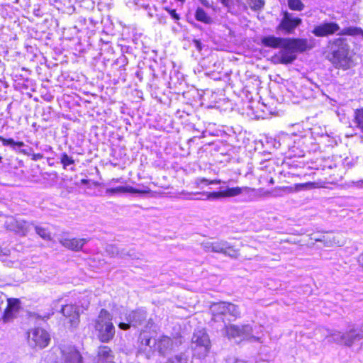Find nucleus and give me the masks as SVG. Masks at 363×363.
Returning <instances> with one entry per match:
<instances>
[{"instance_id":"f257e3e1","label":"nucleus","mask_w":363,"mask_h":363,"mask_svg":"<svg viewBox=\"0 0 363 363\" xmlns=\"http://www.w3.org/2000/svg\"><path fill=\"white\" fill-rule=\"evenodd\" d=\"M210 311L212 315L211 321L220 323V326L225 329L226 335L229 338L239 337L241 340L250 337L255 338L251 335L252 329L250 325H227V321L235 320L240 316V312L238 306L229 302L213 303L210 306Z\"/></svg>"},{"instance_id":"f03ea898","label":"nucleus","mask_w":363,"mask_h":363,"mask_svg":"<svg viewBox=\"0 0 363 363\" xmlns=\"http://www.w3.org/2000/svg\"><path fill=\"white\" fill-rule=\"evenodd\" d=\"M327 59L336 67L349 69L352 63L350 46L347 38L330 39L327 45Z\"/></svg>"},{"instance_id":"7ed1b4c3","label":"nucleus","mask_w":363,"mask_h":363,"mask_svg":"<svg viewBox=\"0 0 363 363\" xmlns=\"http://www.w3.org/2000/svg\"><path fill=\"white\" fill-rule=\"evenodd\" d=\"M326 339L329 342L351 347L355 342L363 339V323L350 325L345 333L333 331L326 336Z\"/></svg>"},{"instance_id":"20e7f679","label":"nucleus","mask_w":363,"mask_h":363,"mask_svg":"<svg viewBox=\"0 0 363 363\" xmlns=\"http://www.w3.org/2000/svg\"><path fill=\"white\" fill-rule=\"evenodd\" d=\"M111 315L105 309H101L96 320L95 328L99 331V340L108 342L115 335V327L111 322Z\"/></svg>"},{"instance_id":"39448f33","label":"nucleus","mask_w":363,"mask_h":363,"mask_svg":"<svg viewBox=\"0 0 363 363\" xmlns=\"http://www.w3.org/2000/svg\"><path fill=\"white\" fill-rule=\"evenodd\" d=\"M201 247L206 252L221 253L231 258H237L239 255L238 250L223 240L203 242L201 243Z\"/></svg>"},{"instance_id":"423d86ee","label":"nucleus","mask_w":363,"mask_h":363,"mask_svg":"<svg viewBox=\"0 0 363 363\" xmlns=\"http://www.w3.org/2000/svg\"><path fill=\"white\" fill-rule=\"evenodd\" d=\"M302 23L301 18L294 16L293 13L284 11L280 23L276 28L278 34L290 35Z\"/></svg>"},{"instance_id":"0eeeda50","label":"nucleus","mask_w":363,"mask_h":363,"mask_svg":"<svg viewBox=\"0 0 363 363\" xmlns=\"http://www.w3.org/2000/svg\"><path fill=\"white\" fill-rule=\"evenodd\" d=\"M191 342L192 347L200 357H204L207 355L211 348V342L208 334L205 331H195Z\"/></svg>"},{"instance_id":"6e6552de","label":"nucleus","mask_w":363,"mask_h":363,"mask_svg":"<svg viewBox=\"0 0 363 363\" xmlns=\"http://www.w3.org/2000/svg\"><path fill=\"white\" fill-rule=\"evenodd\" d=\"M50 340V335L43 328H36L28 332V342L33 348H44L48 345Z\"/></svg>"},{"instance_id":"1a4fd4ad","label":"nucleus","mask_w":363,"mask_h":363,"mask_svg":"<svg viewBox=\"0 0 363 363\" xmlns=\"http://www.w3.org/2000/svg\"><path fill=\"white\" fill-rule=\"evenodd\" d=\"M340 27L336 22L324 21L322 23L315 26L311 33L316 37L323 38L337 34Z\"/></svg>"},{"instance_id":"9d476101","label":"nucleus","mask_w":363,"mask_h":363,"mask_svg":"<svg viewBox=\"0 0 363 363\" xmlns=\"http://www.w3.org/2000/svg\"><path fill=\"white\" fill-rule=\"evenodd\" d=\"M61 313L65 317V324L70 328H76L79 323L78 307L72 304H67L62 307Z\"/></svg>"},{"instance_id":"9b49d317","label":"nucleus","mask_w":363,"mask_h":363,"mask_svg":"<svg viewBox=\"0 0 363 363\" xmlns=\"http://www.w3.org/2000/svg\"><path fill=\"white\" fill-rule=\"evenodd\" d=\"M61 358L55 363H83L80 352L72 346L65 347L61 350Z\"/></svg>"},{"instance_id":"f8f14e48","label":"nucleus","mask_w":363,"mask_h":363,"mask_svg":"<svg viewBox=\"0 0 363 363\" xmlns=\"http://www.w3.org/2000/svg\"><path fill=\"white\" fill-rule=\"evenodd\" d=\"M280 48L278 53L273 57L275 62L287 65L292 63L296 59V54L288 43H286Z\"/></svg>"},{"instance_id":"ddd939ff","label":"nucleus","mask_w":363,"mask_h":363,"mask_svg":"<svg viewBox=\"0 0 363 363\" xmlns=\"http://www.w3.org/2000/svg\"><path fill=\"white\" fill-rule=\"evenodd\" d=\"M154 346L160 355L165 356L173 350L174 342L169 337L162 335L155 340Z\"/></svg>"},{"instance_id":"4468645a","label":"nucleus","mask_w":363,"mask_h":363,"mask_svg":"<svg viewBox=\"0 0 363 363\" xmlns=\"http://www.w3.org/2000/svg\"><path fill=\"white\" fill-rule=\"evenodd\" d=\"M20 309V301L17 298H9L7 306L3 315L4 322H9L13 319Z\"/></svg>"},{"instance_id":"2eb2a0df","label":"nucleus","mask_w":363,"mask_h":363,"mask_svg":"<svg viewBox=\"0 0 363 363\" xmlns=\"http://www.w3.org/2000/svg\"><path fill=\"white\" fill-rule=\"evenodd\" d=\"M286 43L294 50L295 53L303 52L312 48V46L308 45V40L305 38H287Z\"/></svg>"},{"instance_id":"dca6fc26","label":"nucleus","mask_w":363,"mask_h":363,"mask_svg":"<svg viewBox=\"0 0 363 363\" xmlns=\"http://www.w3.org/2000/svg\"><path fill=\"white\" fill-rule=\"evenodd\" d=\"M88 242L87 239L84 238H62L60 240V243L65 247L73 250L79 251L82 249L83 246Z\"/></svg>"},{"instance_id":"f3484780","label":"nucleus","mask_w":363,"mask_h":363,"mask_svg":"<svg viewBox=\"0 0 363 363\" xmlns=\"http://www.w3.org/2000/svg\"><path fill=\"white\" fill-rule=\"evenodd\" d=\"M284 38L275 37L274 35H268L262 38V43L264 46L271 48H280L286 43Z\"/></svg>"},{"instance_id":"a211bd4d","label":"nucleus","mask_w":363,"mask_h":363,"mask_svg":"<svg viewBox=\"0 0 363 363\" xmlns=\"http://www.w3.org/2000/svg\"><path fill=\"white\" fill-rule=\"evenodd\" d=\"M106 193L108 194H121V193H131V194H144L150 192V189H144L140 190L138 189H135L130 186H118L116 188H109L106 189Z\"/></svg>"},{"instance_id":"6ab92c4d","label":"nucleus","mask_w":363,"mask_h":363,"mask_svg":"<svg viewBox=\"0 0 363 363\" xmlns=\"http://www.w3.org/2000/svg\"><path fill=\"white\" fill-rule=\"evenodd\" d=\"M147 317V313L143 309H138L132 311L127 317V320L129 321L133 326L136 327L141 325Z\"/></svg>"},{"instance_id":"aec40b11","label":"nucleus","mask_w":363,"mask_h":363,"mask_svg":"<svg viewBox=\"0 0 363 363\" xmlns=\"http://www.w3.org/2000/svg\"><path fill=\"white\" fill-rule=\"evenodd\" d=\"M113 359V352L108 347H99L98 350V363L112 362Z\"/></svg>"},{"instance_id":"412c9836","label":"nucleus","mask_w":363,"mask_h":363,"mask_svg":"<svg viewBox=\"0 0 363 363\" xmlns=\"http://www.w3.org/2000/svg\"><path fill=\"white\" fill-rule=\"evenodd\" d=\"M339 238L338 235L335 236L333 234H327L322 235L320 238H315V240L317 242H322L328 247L333 246L335 245L340 246L343 245V242Z\"/></svg>"},{"instance_id":"4be33fe9","label":"nucleus","mask_w":363,"mask_h":363,"mask_svg":"<svg viewBox=\"0 0 363 363\" xmlns=\"http://www.w3.org/2000/svg\"><path fill=\"white\" fill-rule=\"evenodd\" d=\"M14 223L15 227H13V230L23 235H26L33 225V223H28L23 220H14Z\"/></svg>"},{"instance_id":"5701e85b","label":"nucleus","mask_w":363,"mask_h":363,"mask_svg":"<svg viewBox=\"0 0 363 363\" xmlns=\"http://www.w3.org/2000/svg\"><path fill=\"white\" fill-rule=\"evenodd\" d=\"M250 189L248 187H227L223 190L224 198L233 197L241 194L243 191H247Z\"/></svg>"},{"instance_id":"b1692460","label":"nucleus","mask_w":363,"mask_h":363,"mask_svg":"<svg viewBox=\"0 0 363 363\" xmlns=\"http://www.w3.org/2000/svg\"><path fill=\"white\" fill-rule=\"evenodd\" d=\"M106 252L111 255V256H119L121 258H125V257H136L130 252H125L124 250L119 251L118 247L113 245H108L106 248Z\"/></svg>"},{"instance_id":"393cba45","label":"nucleus","mask_w":363,"mask_h":363,"mask_svg":"<svg viewBox=\"0 0 363 363\" xmlns=\"http://www.w3.org/2000/svg\"><path fill=\"white\" fill-rule=\"evenodd\" d=\"M195 18L200 22L206 24H211L213 19L202 8H197L195 13Z\"/></svg>"},{"instance_id":"a878e982","label":"nucleus","mask_w":363,"mask_h":363,"mask_svg":"<svg viewBox=\"0 0 363 363\" xmlns=\"http://www.w3.org/2000/svg\"><path fill=\"white\" fill-rule=\"evenodd\" d=\"M339 35H363V30L357 27H347L343 29L340 28L338 32Z\"/></svg>"},{"instance_id":"bb28decb","label":"nucleus","mask_w":363,"mask_h":363,"mask_svg":"<svg viewBox=\"0 0 363 363\" xmlns=\"http://www.w3.org/2000/svg\"><path fill=\"white\" fill-rule=\"evenodd\" d=\"M32 228H34L35 233L45 240H51V234L47 228H44L40 225H37L33 223Z\"/></svg>"},{"instance_id":"cd10ccee","label":"nucleus","mask_w":363,"mask_h":363,"mask_svg":"<svg viewBox=\"0 0 363 363\" xmlns=\"http://www.w3.org/2000/svg\"><path fill=\"white\" fill-rule=\"evenodd\" d=\"M354 123L363 132V108L355 111Z\"/></svg>"},{"instance_id":"c85d7f7f","label":"nucleus","mask_w":363,"mask_h":363,"mask_svg":"<svg viewBox=\"0 0 363 363\" xmlns=\"http://www.w3.org/2000/svg\"><path fill=\"white\" fill-rule=\"evenodd\" d=\"M288 6L294 11H301L304 9V4L301 0H288Z\"/></svg>"},{"instance_id":"c756f323","label":"nucleus","mask_w":363,"mask_h":363,"mask_svg":"<svg viewBox=\"0 0 363 363\" xmlns=\"http://www.w3.org/2000/svg\"><path fill=\"white\" fill-rule=\"evenodd\" d=\"M167 363H189L187 356L181 353L179 354L175 355L174 357L169 358L168 359Z\"/></svg>"},{"instance_id":"7c9ffc66","label":"nucleus","mask_w":363,"mask_h":363,"mask_svg":"<svg viewBox=\"0 0 363 363\" xmlns=\"http://www.w3.org/2000/svg\"><path fill=\"white\" fill-rule=\"evenodd\" d=\"M2 143L4 146L9 145V146L12 147L13 149H15V147H22L25 145L23 142H22V141L16 142L12 138H8V139L4 138V140H2Z\"/></svg>"},{"instance_id":"2f4dec72","label":"nucleus","mask_w":363,"mask_h":363,"mask_svg":"<svg viewBox=\"0 0 363 363\" xmlns=\"http://www.w3.org/2000/svg\"><path fill=\"white\" fill-rule=\"evenodd\" d=\"M60 162L63 165L64 169H67V167L74 163V160L72 157H69L67 153L64 152L62 154L60 157Z\"/></svg>"},{"instance_id":"473e14b6","label":"nucleus","mask_w":363,"mask_h":363,"mask_svg":"<svg viewBox=\"0 0 363 363\" xmlns=\"http://www.w3.org/2000/svg\"><path fill=\"white\" fill-rule=\"evenodd\" d=\"M249 6L254 10L261 9L264 6L262 0H247Z\"/></svg>"},{"instance_id":"72a5a7b5","label":"nucleus","mask_w":363,"mask_h":363,"mask_svg":"<svg viewBox=\"0 0 363 363\" xmlns=\"http://www.w3.org/2000/svg\"><path fill=\"white\" fill-rule=\"evenodd\" d=\"M203 195H206L207 199H218L220 198H224L223 191H220L218 192H211V193H203Z\"/></svg>"},{"instance_id":"f704fd0d","label":"nucleus","mask_w":363,"mask_h":363,"mask_svg":"<svg viewBox=\"0 0 363 363\" xmlns=\"http://www.w3.org/2000/svg\"><path fill=\"white\" fill-rule=\"evenodd\" d=\"M140 340L142 345L151 347V338L146 334H140Z\"/></svg>"},{"instance_id":"c9c22d12","label":"nucleus","mask_w":363,"mask_h":363,"mask_svg":"<svg viewBox=\"0 0 363 363\" xmlns=\"http://www.w3.org/2000/svg\"><path fill=\"white\" fill-rule=\"evenodd\" d=\"M225 363H247V362L238 359L235 357H228L225 359Z\"/></svg>"},{"instance_id":"e433bc0d","label":"nucleus","mask_w":363,"mask_h":363,"mask_svg":"<svg viewBox=\"0 0 363 363\" xmlns=\"http://www.w3.org/2000/svg\"><path fill=\"white\" fill-rule=\"evenodd\" d=\"M165 10L169 13V15L173 19L179 20L180 18L179 15L176 12L175 9L165 8Z\"/></svg>"},{"instance_id":"4c0bfd02","label":"nucleus","mask_w":363,"mask_h":363,"mask_svg":"<svg viewBox=\"0 0 363 363\" xmlns=\"http://www.w3.org/2000/svg\"><path fill=\"white\" fill-rule=\"evenodd\" d=\"M310 185H311V183L297 184L295 185V188L294 189H295L296 191H301V190L303 189V188L305 186H310Z\"/></svg>"},{"instance_id":"58836bf2","label":"nucleus","mask_w":363,"mask_h":363,"mask_svg":"<svg viewBox=\"0 0 363 363\" xmlns=\"http://www.w3.org/2000/svg\"><path fill=\"white\" fill-rule=\"evenodd\" d=\"M128 323H119L118 325V327L122 329V330H128L130 328V325H132V324L128 321Z\"/></svg>"},{"instance_id":"ea45409f","label":"nucleus","mask_w":363,"mask_h":363,"mask_svg":"<svg viewBox=\"0 0 363 363\" xmlns=\"http://www.w3.org/2000/svg\"><path fill=\"white\" fill-rule=\"evenodd\" d=\"M222 5L226 8H230L232 4V0H219Z\"/></svg>"},{"instance_id":"a19ab883","label":"nucleus","mask_w":363,"mask_h":363,"mask_svg":"<svg viewBox=\"0 0 363 363\" xmlns=\"http://www.w3.org/2000/svg\"><path fill=\"white\" fill-rule=\"evenodd\" d=\"M193 42H194L195 47L197 48V50L199 51L201 50L202 46H201V41L199 40L195 39L193 40Z\"/></svg>"},{"instance_id":"79ce46f5","label":"nucleus","mask_w":363,"mask_h":363,"mask_svg":"<svg viewBox=\"0 0 363 363\" xmlns=\"http://www.w3.org/2000/svg\"><path fill=\"white\" fill-rule=\"evenodd\" d=\"M43 157V155L40 154V153L33 154L32 155V160L34 161L39 160L42 159Z\"/></svg>"},{"instance_id":"37998d69","label":"nucleus","mask_w":363,"mask_h":363,"mask_svg":"<svg viewBox=\"0 0 363 363\" xmlns=\"http://www.w3.org/2000/svg\"><path fill=\"white\" fill-rule=\"evenodd\" d=\"M10 253V250L7 248H1L0 247V255H9Z\"/></svg>"},{"instance_id":"c03bdc74","label":"nucleus","mask_w":363,"mask_h":363,"mask_svg":"<svg viewBox=\"0 0 363 363\" xmlns=\"http://www.w3.org/2000/svg\"><path fill=\"white\" fill-rule=\"evenodd\" d=\"M202 5L207 8H211V5L208 0H199Z\"/></svg>"},{"instance_id":"a18cd8bd","label":"nucleus","mask_w":363,"mask_h":363,"mask_svg":"<svg viewBox=\"0 0 363 363\" xmlns=\"http://www.w3.org/2000/svg\"><path fill=\"white\" fill-rule=\"evenodd\" d=\"M208 182H209V180L207 179H205V178L198 179L199 184H205L208 185Z\"/></svg>"},{"instance_id":"49530a36","label":"nucleus","mask_w":363,"mask_h":363,"mask_svg":"<svg viewBox=\"0 0 363 363\" xmlns=\"http://www.w3.org/2000/svg\"><path fill=\"white\" fill-rule=\"evenodd\" d=\"M220 183V180H209L208 184H218Z\"/></svg>"},{"instance_id":"de8ad7c7","label":"nucleus","mask_w":363,"mask_h":363,"mask_svg":"<svg viewBox=\"0 0 363 363\" xmlns=\"http://www.w3.org/2000/svg\"><path fill=\"white\" fill-rule=\"evenodd\" d=\"M81 183H82V184H85V185H86V184H89V181H88L87 179H82V180H81Z\"/></svg>"},{"instance_id":"09e8293b","label":"nucleus","mask_w":363,"mask_h":363,"mask_svg":"<svg viewBox=\"0 0 363 363\" xmlns=\"http://www.w3.org/2000/svg\"><path fill=\"white\" fill-rule=\"evenodd\" d=\"M359 262L362 263L363 265V253L362 254L361 257H359Z\"/></svg>"},{"instance_id":"8fccbe9b","label":"nucleus","mask_w":363,"mask_h":363,"mask_svg":"<svg viewBox=\"0 0 363 363\" xmlns=\"http://www.w3.org/2000/svg\"><path fill=\"white\" fill-rule=\"evenodd\" d=\"M2 140H4V138H3V137H1V136H0V141H1V142H2Z\"/></svg>"},{"instance_id":"3c124183","label":"nucleus","mask_w":363,"mask_h":363,"mask_svg":"<svg viewBox=\"0 0 363 363\" xmlns=\"http://www.w3.org/2000/svg\"><path fill=\"white\" fill-rule=\"evenodd\" d=\"M1 161H2V157H0V162H1Z\"/></svg>"}]
</instances>
